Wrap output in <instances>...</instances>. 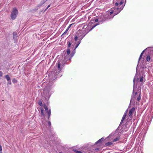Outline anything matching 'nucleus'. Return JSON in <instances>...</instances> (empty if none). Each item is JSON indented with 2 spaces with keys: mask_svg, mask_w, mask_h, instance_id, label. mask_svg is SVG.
Masks as SVG:
<instances>
[{
  "mask_svg": "<svg viewBox=\"0 0 153 153\" xmlns=\"http://www.w3.org/2000/svg\"><path fill=\"white\" fill-rule=\"evenodd\" d=\"M74 53H70V50L69 48H68L66 52L64 55V60L67 62L68 60H71L72 57L74 55Z\"/></svg>",
  "mask_w": 153,
  "mask_h": 153,
  "instance_id": "obj_1",
  "label": "nucleus"
},
{
  "mask_svg": "<svg viewBox=\"0 0 153 153\" xmlns=\"http://www.w3.org/2000/svg\"><path fill=\"white\" fill-rule=\"evenodd\" d=\"M97 25H98V24H96L91 29H90L88 25H84L82 29V30H81L83 32L84 35L85 36L89 31L91 30Z\"/></svg>",
  "mask_w": 153,
  "mask_h": 153,
  "instance_id": "obj_2",
  "label": "nucleus"
},
{
  "mask_svg": "<svg viewBox=\"0 0 153 153\" xmlns=\"http://www.w3.org/2000/svg\"><path fill=\"white\" fill-rule=\"evenodd\" d=\"M18 13V11L17 9L16 8H14L13 9L12 11L11 17L13 19H14L16 18L17 15Z\"/></svg>",
  "mask_w": 153,
  "mask_h": 153,
  "instance_id": "obj_3",
  "label": "nucleus"
},
{
  "mask_svg": "<svg viewBox=\"0 0 153 153\" xmlns=\"http://www.w3.org/2000/svg\"><path fill=\"white\" fill-rule=\"evenodd\" d=\"M123 1H121L120 2L119 4V8H117L116 9H114L115 10H117V12L115 13V14L114 15V16H113L112 18L114 16L118 14L123 9Z\"/></svg>",
  "mask_w": 153,
  "mask_h": 153,
  "instance_id": "obj_4",
  "label": "nucleus"
},
{
  "mask_svg": "<svg viewBox=\"0 0 153 153\" xmlns=\"http://www.w3.org/2000/svg\"><path fill=\"white\" fill-rule=\"evenodd\" d=\"M76 34L78 36L79 39L80 40H81L85 36V35H84L83 32L81 30H78Z\"/></svg>",
  "mask_w": 153,
  "mask_h": 153,
  "instance_id": "obj_5",
  "label": "nucleus"
},
{
  "mask_svg": "<svg viewBox=\"0 0 153 153\" xmlns=\"http://www.w3.org/2000/svg\"><path fill=\"white\" fill-rule=\"evenodd\" d=\"M44 108L45 109V110L46 112L48 114V119H49L51 113V111L50 109L48 110V108L47 106L46 105H44Z\"/></svg>",
  "mask_w": 153,
  "mask_h": 153,
  "instance_id": "obj_6",
  "label": "nucleus"
},
{
  "mask_svg": "<svg viewBox=\"0 0 153 153\" xmlns=\"http://www.w3.org/2000/svg\"><path fill=\"white\" fill-rule=\"evenodd\" d=\"M134 98L136 99L137 100L140 101L141 99V94L139 93L138 94L137 92H135L134 94Z\"/></svg>",
  "mask_w": 153,
  "mask_h": 153,
  "instance_id": "obj_7",
  "label": "nucleus"
},
{
  "mask_svg": "<svg viewBox=\"0 0 153 153\" xmlns=\"http://www.w3.org/2000/svg\"><path fill=\"white\" fill-rule=\"evenodd\" d=\"M135 110V108L134 107H133L131 109L129 112V117L132 116V114H133L134 111Z\"/></svg>",
  "mask_w": 153,
  "mask_h": 153,
  "instance_id": "obj_8",
  "label": "nucleus"
},
{
  "mask_svg": "<svg viewBox=\"0 0 153 153\" xmlns=\"http://www.w3.org/2000/svg\"><path fill=\"white\" fill-rule=\"evenodd\" d=\"M116 8H112L111 9V11L110 12L109 14L110 15L112 14L113 13H114V15L115 14V13H116L117 11V10H115L114 9H116Z\"/></svg>",
  "mask_w": 153,
  "mask_h": 153,
  "instance_id": "obj_9",
  "label": "nucleus"
},
{
  "mask_svg": "<svg viewBox=\"0 0 153 153\" xmlns=\"http://www.w3.org/2000/svg\"><path fill=\"white\" fill-rule=\"evenodd\" d=\"M5 77L6 79L8 81V84H9L11 83V81L10 80V78L8 75H6L5 76Z\"/></svg>",
  "mask_w": 153,
  "mask_h": 153,
  "instance_id": "obj_10",
  "label": "nucleus"
},
{
  "mask_svg": "<svg viewBox=\"0 0 153 153\" xmlns=\"http://www.w3.org/2000/svg\"><path fill=\"white\" fill-rule=\"evenodd\" d=\"M120 139V137L119 136H118L116 137V138L114 139L112 141V142H116L117 141H118Z\"/></svg>",
  "mask_w": 153,
  "mask_h": 153,
  "instance_id": "obj_11",
  "label": "nucleus"
},
{
  "mask_svg": "<svg viewBox=\"0 0 153 153\" xmlns=\"http://www.w3.org/2000/svg\"><path fill=\"white\" fill-rule=\"evenodd\" d=\"M126 113H127V112L126 111L123 117L122 118V119L121 120V123H122L123 121L124 120V119H125V118H126Z\"/></svg>",
  "mask_w": 153,
  "mask_h": 153,
  "instance_id": "obj_12",
  "label": "nucleus"
},
{
  "mask_svg": "<svg viewBox=\"0 0 153 153\" xmlns=\"http://www.w3.org/2000/svg\"><path fill=\"white\" fill-rule=\"evenodd\" d=\"M41 109V114L43 116V117H44L45 116V114L44 113V110L43 108H40Z\"/></svg>",
  "mask_w": 153,
  "mask_h": 153,
  "instance_id": "obj_13",
  "label": "nucleus"
},
{
  "mask_svg": "<svg viewBox=\"0 0 153 153\" xmlns=\"http://www.w3.org/2000/svg\"><path fill=\"white\" fill-rule=\"evenodd\" d=\"M112 144V142H108L105 143V146H110Z\"/></svg>",
  "mask_w": 153,
  "mask_h": 153,
  "instance_id": "obj_14",
  "label": "nucleus"
},
{
  "mask_svg": "<svg viewBox=\"0 0 153 153\" xmlns=\"http://www.w3.org/2000/svg\"><path fill=\"white\" fill-rule=\"evenodd\" d=\"M151 59V56L150 55H148L147 56L146 58V59L147 61L149 62Z\"/></svg>",
  "mask_w": 153,
  "mask_h": 153,
  "instance_id": "obj_15",
  "label": "nucleus"
},
{
  "mask_svg": "<svg viewBox=\"0 0 153 153\" xmlns=\"http://www.w3.org/2000/svg\"><path fill=\"white\" fill-rule=\"evenodd\" d=\"M104 138H102L101 139L99 140L98 141H97L96 143H101L102 142V141L103 140Z\"/></svg>",
  "mask_w": 153,
  "mask_h": 153,
  "instance_id": "obj_16",
  "label": "nucleus"
},
{
  "mask_svg": "<svg viewBox=\"0 0 153 153\" xmlns=\"http://www.w3.org/2000/svg\"><path fill=\"white\" fill-rule=\"evenodd\" d=\"M38 104L40 106H43L42 101L41 100H40L38 102Z\"/></svg>",
  "mask_w": 153,
  "mask_h": 153,
  "instance_id": "obj_17",
  "label": "nucleus"
},
{
  "mask_svg": "<svg viewBox=\"0 0 153 153\" xmlns=\"http://www.w3.org/2000/svg\"><path fill=\"white\" fill-rule=\"evenodd\" d=\"M17 34L16 32H14L13 33V38H16L17 37Z\"/></svg>",
  "mask_w": 153,
  "mask_h": 153,
  "instance_id": "obj_18",
  "label": "nucleus"
},
{
  "mask_svg": "<svg viewBox=\"0 0 153 153\" xmlns=\"http://www.w3.org/2000/svg\"><path fill=\"white\" fill-rule=\"evenodd\" d=\"M144 51H143V52H142V53H141L140 54V57H139V60L142 57V55L143 54Z\"/></svg>",
  "mask_w": 153,
  "mask_h": 153,
  "instance_id": "obj_19",
  "label": "nucleus"
},
{
  "mask_svg": "<svg viewBox=\"0 0 153 153\" xmlns=\"http://www.w3.org/2000/svg\"><path fill=\"white\" fill-rule=\"evenodd\" d=\"M80 41L81 40H80L79 41H78L77 42V45H76V46L75 47V49H76L78 47L79 45V44L81 43V41Z\"/></svg>",
  "mask_w": 153,
  "mask_h": 153,
  "instance_id": "obj_20",
  "label": "nucleus"
},
{
  "mask_svg": "<svg viewBox=\"0 0 153 153\" xmlns=\"http://www.w3.org/2000/svg\"><path fill=\"white\" fill-rule=\"evenodd\" d=\"M12 81L13 83H15L17 82V80L15 78H13L12 80Z\"/></svg>",
  "mask_w": 153,
  "mask_h": 153,
  "instance_id": "obj_21",
  "label": "nucleus"
},
{
  "mask_svg": "<svg viewBox=\"0 0 153 153\" xmlns=\"http://www.w3.org/2000/svg\"><path fill=\"white\" fill-rule=\"evenodd\" d=\"M67 44H68V48H69L71 45V43L70 42H68L67 43Z\"/></svg>",
  "mask_w": 153,
  "mask_h": 153,
  "instance_id": "obj_22",
  "label": "nucleus"
},
{
  "mask_svg": "<svg viewBox=\"0 0 153 153\" xmlns=\"http://www.w3.org/2000/svg\"><path fill=\"white\" fill-rule=\"evenodd\" d=\"M78 38V37L77 35H76H76L75 36V37L74 38V40L75 41H76L77 40Z\"/></svg>",
  "mask_w": 153,
  "mask_h": 153,
  "instance_id": "obj_23",
  "label": "nucleus"
},
{
  "mask_svg": "<svg viewBox=\"0 0 153 153\" xmlns=\"http://www.w3.org/2000/svg\"><path fill=\"white\" fill-rule=\"evenodd\" d=\"M58 68L59 70L60 69V64L59 63L58 65Z\"/></svg>",
  "mask_w": 153,
  "mask_h": 153,
  "instance_id": "obj_24",
  "label": "nucleus"
},
{
  "mask_svg": "<svg viewBox=\"0 0 153 153\" xmlns=\"http://www.w3.org/2000/svg\"><path fill=\"white\" fill-rule=\"evenodd\" d=\"M143 77H140V82H142L143 81Z\"/></svg>",
  "mask_w": 153,
  "mask_h": 153,
  "instance_id": "obj_25",
  "label": "nucleus"
},
{
  "mask_svg": "<svg viewBox=\"0 0 153 153\" xmlns=\"http://www.w3.org/2000/svg\"><path fill=\"white\" fill-rule=\"evenodd\" d=\"M75 152L77 153H82V152L80 151L76 150Z\"/></svg>",
  "mask_w": 153,
  "mask_h": 153,
  "instance_id": "obj_26",
  "label": "nucleus"
},
{
  "mask_svg": "<svg viewBox=\"0 0 153 153\" xmlns=\"http://www.w3.org/2000/svg\"><path fill=\"white\" fill-rule=\"evenodd\" d=\"M48 125L49 126H51V122L50 121H49L48 122Z\"/></svg>",
  "mask_w": 153,
  "mask_h": 153,
  "instance_id": "obj_27",
  "label": "nucleus"
},
{
  "mask_svg": "<svg viewBox=\"0 0 153 153\" xmlns=\"http://www.w3.org/2000/svg\"><path fill=\"white\" fill-rule=\"evenodd\" d=\"M50 7V5H48V7H47V8H46V9L45 10V11L46 10H47V9H48V8L49 7Z\"/></svg>",
  "mask_w": 153,
  "mask_h": 153,
  "instance_id": "obj_28",
  "label": "nucleus"
},
{
  "mask_svg": "<svg viewBox=\"0 0 153 153\" xmlns=\"http://www.w3.org/2000/svg\"><path fill=\"white\" fill-rule=\"evenodd\" d=\"M119 5V4L118 3V2H116L115 3V5L116 6H118Z\"/></svg>",
  "mask_w": 153,
  "mask_h": 153,
  "instance_id": "obj_29",
  "label": "nucleus"
},
{
  "mask_svg": "<svg viewBox=\"0 0 153 153\" xmlns=\"http://www.w3.org/2000/svg\"><path fill=\"white\" fill-rule=\"evenodd\" d=\"M2 75V73L1 71L0 72V76H1Z\"/></svg>",
  "mask_w": 153,
  "mask_h": 153,
  "instance_id": "obj_30",
  "label": "nucleus"
},
{
  "mask_svg": "<svg viewBox=\"0 0 153 153\" xmlns=\"http://www.w3.org/2000/svg\"><path fill=\"white\" fill-rule=\"evenodd\" d=\"M2 150V146L1 145H0V151H1Z\"/></svg>",
  "mask_w": 153,
  "mask_h": 153,
  "instance_id": "obj_31",
  "label": "nucleus"
},
{
  "mask_svg": "<svg viewBox=\"0 0 153 153\" xmlns=\"http://www.w3.org/2000/svg\"><path fill=\"white\" fill-rule=\"evenodd\" d=\"M98 20L97 19H95V22H98Z\"/></svg>",
  "mask_w": 153,
  "mask_h": 153,
  "instance_id": "obj_32",
  "label": "nucleus"
},
{
  "mask_svg": "<svg viewBox=\"0 0 153 153\" xmlns=\"http://www.w3.org/2000/svg\"><path fill=\"white\" fill-rule=\"evenodd\" d=\"M72 24H70V25H69V26H68V27H69V28H70L71 27V25H72Z\"/></svg>",
  "mask_w": 153,
  "mask_h": 153,
  "instance_id": "obj_33",
  "label": "nucleus"
},
{
  "mask_svg": "<svg viewBox=\"0 0 153 153\" xmlns=\"http://www.w3.org/2000/svg\"><path fill=\"white\" fill-rule=\"evenodd\" d=\"M68 31H67V30L65 31L64 32V33H66Z\"/></svg>",
  "mask_w": 153,
  "mask_h": 153,
  "instance_id": "obj_34",
  "label": "nucleus"
},
{
  "mask_svg": "<svg viewBox=\"0 0 153 153\" xmlns=\"http://www.w3.org/2000/svg\"><path fill=\"white\" fill-rule=\"evenodd\" d=\"M69 28L68 27L67 28V31H68V30H69Z\"/></svg>",
  "mask_w": 153,
  "mask_h": 153,
  "instance_id": "obj_35",
  "label": "nucleus"
},
{
  "mask_svg": "<svg viewBox=\"0 0 153 153\" xmlns=\"http://www.w3.org/2000/svg\"><path fill=\"white\" fill-rule=\"evenodd\" d=\"M0 153H2V152H1V151H0Z\"/></svg>",
  "mask_w": 153,
  "mask_h": 153,
  "instance_id": "obj_36",
  "label": "nucleus"
}]
</instances>
